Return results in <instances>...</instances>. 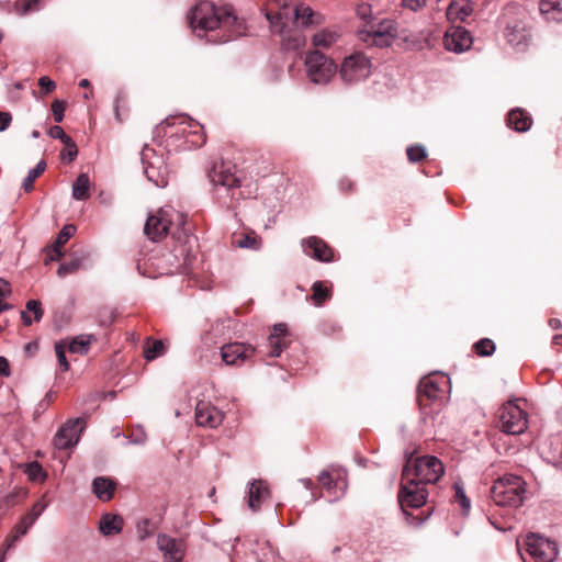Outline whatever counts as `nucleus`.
<instances>
[{
    "mask_svg": "<svg viewBox=\"0 0 562 562\" xmlns=\"http://www.w3.org/2000/svg\"><path fill=\"white\" fill-rule=\"evenodd\" d=\"M64 145L66 146V148L64 151H61L60 158L64 161L71 162L78 155V148L72 139L70 140V143H66Z\"/></svg>",
    "mask_w": 562,
    "mask_h": 562,
    "instance_id": "47",
    "label": "nucleus"
},
{
    "mask_svg": "<svg viewBox=\"0 0 562 562\" xmlns=\"http://www.w3.org/2000/svg\"><path fill=\"white\" fill-rule=\"evenodd\" d=\"M173 238L177 239V245L173 248L175 261L171 262L173 269L170 272L188 273L196 255L198 239L190 235L184 226L173 232Z\"/></svg>",
    "mask_w": 562,
    "mask_h": 562,
    "instance_id": "8",
    "label": "nucleus"
},
{
    "mask_svg": "<svg viewBox=\"0 0 562 562\" xmlns=\"http://www.w3.org/2000/svg\"><path fill=\"white\" fill-rule=\"evenodd\" d=\"M210 181L213 186L214 200L222 209L235 210L244 199L239 179L224 164L213 167Z\"/></svg>",
    "mask_w": 562,
    "mask_h": 562,
    "instance_id": "3",
    "label": "nucleus"
},
{
    "mask_svg": "<svg viewBox=\"0 0 562 562\" xmlns=\"http://www.w3.org/2000/svg\"><path fill=\"white\" fill-rule=\"evenodd\" d=\"M90 179L87 173H80L72 184V198L83 201L89 198Z\"/></svg>",
    "mask_w": 562,
    "mask_h": 562,
    "instance_id": "33",
    "label": "nucleus"
},
{
    "mask_svg": "<svg viewBox=\"0 0 562 562\" xmlns=\"http://www.w3.org/2000/svg\"><path fill=\"white\" fill-rule=\"evenodd\" d=\"M505 19V38L507 43L517 50H524L530 37L528 31L526 10L519 5L509 4L504 11Z\"/></svg>",
    "mask_w": 562,
    "mask_h": 562,
    "instance_id": "6",
    "label": "nucleus"
},
{
    "mask_svg": "<svg viewBox=\"0 0 562 562\" xmlns=\"http://www.w3.org/2000/svg\"><path fill=\"white\" fill-rule=\"evenodd\" d=\"M12 121V116L9 112L0 111V132L5 131Z\"/></svg>",
    "mask_w": 562,
    "mask_h": 562,
    "instance_id": "58",
    "label": "nucleus"
},
{
    "mask_svg": "<svg viewBox=\"0 0 562 562\" xmlns=\"http://www.w3.org/2000/svg\"><path fill=\"white\" fill-rule=\"evenodd\" d=\"M447 378L445 375H428L420 380L418 385V401L423 405V398L437 401L445 394Z\"/></svg>",
    "mask_w": 562,
    "mask_h": 562,
    "instance_id": "20",
    "label": "nucleus"
},
{
    "mask_svg": "<svg viewBox=\"0 0 562 562\" xmlns=\"http://www.w3.org/2000/svg\"><path fill=\"white\" fill-rule=\"evenodd\" d=\"M357 13L358 15L362 19V20H366L368 18L372 19L371 18V5L369 4H360L358 8H357Z\"/></svg>",
    "mask_w": 562,
    "mask_h": 562,
    "instance_id": "59",
    "label": "nucleus"
},
{
    "mask_svg": "<svg viewBox=\"0 0 562 562\" xmlns=\"http://www.w3.org/2000/svg\"><path fill=\"white\" fill-rule=\"evenodd\" d=\"M188 20L199 37L211 33L207 41L212 43H225L245 32L243 22L227 4L217 7L210 1H200L189 13Z\"/></svg>",
    "mask_w": 562,
    "mask_h": 562,
    "instance_id": "1",
    "label": "nucleus"
},
{
    "mask_svg": "<svg viewBox=\"0 0 562 562\" xmlns=\"http://www.w3.org/2000/svg\"><path fill=\"white\" fill-rule=\"evenodd\" d=\"M456 490V499L459 502L461 507L468 512L470 509V499L467 497L465 492L462 486L459 484H454Z\"/></svg>",
    "mask_w": 562,
    "mask_h": 562,
    "instance_id": "52",
    "label": "nucleus"
},
{
    "mask_svg": "<svg viewBox=\"0 0 562 562\" xmlns=\"http://www.w3.org/2000/svg\"><path fill=\"white\" fill-rule=\"evenodd\" d=\"M305 67L308 79L315 85L328 83L337 71L335 63L318 50L306 56Z\"/></svg>",
    "mask_w": 562,
    "mask_h": 562,
    "instance_id": "14",
    "label": "nucleus"
},
{
    "mask_svg": "<svg viewBox=\"0 0 562 562\" xmlns=\"http://www.w3.org/2000/svg\"><path fill=\"white\" fill-rule=\"evenodd\" d=\"M302 248L306 256L318 261L329 262L334 259L333 249L323 239L316 236L303 239Z\"/></svg>",
    "mask_w": 562,
    "mask_h": 562,
    "instance_id": "24",
    "label": "nucleus"
},
{
    "mask_svg": "<svg viewBox=\"0 0 562 562\" xmlns=\"http://www.w3.org/2000/svg\"><path fill=\"white\" fill-rule=\"evenodd\" d=\"M255 353L251 345L231 342L222 346L221 357L227 366H240Z\"/></svg>",
    "mask_w": 562,
    "mask_h": 562,
    "instance_id": "22",
    "label": "nucleus"
},
{
    "mask_svg": "<svg viewBox=\"0 0 562 562\" xmlns=\"http://www.w3.org/2000/svg\"><path fill=\"white\" fill-rule=\"evenodd\" d=\"M76 227L71 224L65 225L61 231L58 233L57 238L54 243V245H58L61 247L64 244H66L75 234Z\"/></svg>",
    "mask_w": 562,
    "mask_h": 562,
    "instance_id": "46",
    "label": "nucleus"
},
{
    "mask_svg": "<svg viewBox=\"0 0 562 562\" xmlns=\"http://www.w3.org/2000/svg\"><path fill=\"white\" fill-rule=\"evenodd\" d=\"M428 492L425 485L418 483L412 477L411 463L403 468L402 484L398 492V503L404 509L405 507L419 508L425 505Z\"/></svg>",
    "mask_w": 562,
    "mask_h": 562,
    "instance_id": "9",
    "label": "nucleus"
},
{
    "mask_svg": "<svg viewBox=\"0 0 562 562\" xmlns=\"http://www.w3.org/2000/svg\"><path fill=\"white\" fill-rule=\"evenodd\" d=\"M66 108V103L60 100H55L52 103V112L54 115V120L56 123H60L64 120V111Z\"/></svg>",
    "mask_w": 562,
    "mask_h": 562,
    "instance_id": "50",
    "label": "nucleus"
},
{
    "mask_svg": "<svg viewBox=\"0 0 562 562\" xmlns=\"http://www.w3.org/2000/svg\"><path fill=\"white\" fill-rule=\"evenodd\" d=\"M63 256H64V252L61 250V247L53 244L52 246L47 247V249H46L45 265H48L50 261H57V260L61 259Z\"/></svg>",
    "mask_w": 562,
    "mask_h": 562,
    "instance_id": "48",
    "label": "nucleus"
},
{
    "mask_svg": "<svg viewBox=\"0 0 562 562\" xmlns=\"http://www.w3.org/2000/svg\"><path fill=\"white\" fill-rule=\"evenodd\" d=\"M549 325L553 328V329H559L561 327V321L558 319V318H551L549 321Z\"/></svg>",
    "mask_w": 562,
    "mask_h": 562,
    "instance_id": "63",
    "label": "nucleus"
},
{
    "mask_svg": "<svg viewBox=\"0 0 562 562\" xmlns=\"http://www.w3.org/2000/svg\"><path fill=\"white\" fill-rule=\"evenodd\" d=\"M472 43L471 33L463 26H450L443 36L445 48L456 54L470 49Z\"/></svg>",
    "mask_w": 562,
    "mask_h": 562,
    "instance_id": "18",
    "label": "nucleus"
},
{
    "mask_svg": "<svg viewBox=\"0 0 562 562\" xmlns=\"http://www.w3.org/2000/svg\"><path fill=\"white\" fill-rule=\"evenodd\" d=\"M527 427V413L518 405V400L508 401L499 408V428L503 432L520 435Z\"/></svg>",
    "mask_w": 562,
    "mask_h": 562,
    "instance_id": "13",
    "label": "nucleus"
},
{
    "mask_svg": "<svg viewBox=\"0 0 562 562\" xmlns=\"http://www.w3.org/2000/svg\"><path fill=\"white\" fill-rule=\"evenodd\" d=\"M371 69L370 58L362 53H355L344 58L339 68V77L342 82L353 85L367 79Z\"/></svg>",
    "mask_w": 562,
    "mask_h": 562,
    "instance_id": "12",
    "label": "nucleus"
},
{
    "mask_svg": "<svg viewBox=\"0 0 562 562\" xmlns=\"http://www.w3.org/2000/svg\"><path fill=\"white\" fill-rule=\"evenodd\" d=\"M40 3H41V0H25L22 4L20 13L22 15H25L32 11L40 10V8H41Z\"/></svg>",
    "mask_w": 562,
    "mask_h": 562,
    "instance_id": "55",
    "label": "nucleus"
},
{
    "mask_svg": "<svg viewBox=\"0 0 562 562\" xmlns=\"http://www.w3.org/2000/svg\"><path fill=\"white\" fill-rule=\"evenodd\" d=\"M427 4V0H402V7L412 12L423 10Z\"/></svg>",
    "mask_w": 562,
    "mask_h": 562,
    "instance_id": "53",
    "label": "nucleus"
},
{
    "mask_svg": "<svg viewBox=\"0 0 562 562\" xmlns=\"http://www.w3.org/2000/svg\"><path fill=\"white\" fill-rule=\"evenodd\" d=\"M157 134L166 137L168 151L189 150L205 143L203 127L186 116L166 119L157 126Z\"/></svg>",
    "mask_w": 562,
    "mask_h": 562,
    "instance_id": "2",
    "label": "nucleus"
},
{
    "mask_svg": "<svg viewBox=\"0 0 562 562\" xmlns=\"http://www.w3.org/2000/svg\"><path fill=\"white\" fill-rule=\"evenodd\" d=\"M527 551L537 562H552L558 557V544L540 535L531 533L526 539Z\"/></svg>",
    "mask_w": 562,
    "mask_h": 562,
    "instance_id": "16",
    "label": "nucleus"
},
{
    "mask_svg": "<svg viewBox=\"0 0 562 562\" xmlns=\"http://www.w3.org/2000/svg\"><path fill=\"white\" fill-rule=\"evenodd\" d=\"M46 503L42 501H38L33 505L31 512L25 515L19 524H16L13 529V535L7 539V549L13 548L14 543L29 531L36 519L46 509Z\"/></svg>",
    "mask_w": 562,
    "mask_h": 562,
    "instance_id": "23",
    "label": "nucleus"
},
{
    "mask_svg": "<svg viewBox=\"0 0 562 562\" xmlns=\"http://www.w3.org/2000/svg\"><path fill=\"white\" fill-rule=\"evenodd\" d=\"M142 164L148 181L157 188L167 187L169 170L164 155H158L154 148L145 145L142 150Z\"/></svg>",
    "mask_w": 562,
    "mask_h": 562,
    "instance_id": "11",
    "label": "nucleus"
},
{
    "mask_svg": "<svg viewBox=\"0 0 562 562\" xmlns=\"http://www.w3.org/2000/svg\"><path fill=\"white\" fill-rule=\"evenodd\" d=\"M164 353V345L160 340L147 342L144 349V356L147 360H154Z\"/></svg>",
    "mask_w": 562,
    "mask_h": 562,
    "instance_id": "41",
    "label": "nucleus"
},
{
    "mask_svg": "<svg viewBox=\"0 0 562 562\" xmlns=\"http://www.w3.org/2000/svg\"><path fill=\"white\" fill-rule=\"evenodd\" d=\"M124 520L120 515L104 514L99 520V529L103 536H114L122 531Z\"/></svg>",
    "mask_w": 562,
    "mask_h": 562,
    "instance_id": "27",
    "label": "nucleus"
},
{
    "mask_svg": "<svg viewBox=\"0 0 562 562\" xmlns=\"http://www.w3.org/2000/svg\"><path fill=\"white\" fill-rule=\"evenodd\" d=\"M318 481L323 486L327 487L328 490H331L334 486H336V483L330 472L327 470H324L319 473Z\"/></svg>",
    "mask_w": 562,
    "mask_h": 562,
    "instance_id": "54",
    "label": "nucleus"
},
{
    "mask_svg": "<svg viewBox=\"0 0 562 562\" xmlns=\"http://www.w3.org/2000/svg\"><path fill=\"white\" fill-rule=\"evenodd\" d=\"M286 335L285 324H276L273 330L268 338L269 344V356L272 358L279 357L284 347V338Z\"/></svg>",
    "mask_w": 562,
    "mask_h": 562,
    "instance_id": "26",
    "label": "nucleus"
},
{
    "mask_svg": "<svg viewBox=\"0 0 562 562\" xmlns=\"http://www.w3.org/2000/svg\"><path fill=\"white\" fill-rule=\"evenodd\" d=\"M407 158L411 162H417L424 159L426 154V148L422 145H412L406 149Z\"/></svg>",
    "mask_w": 562,
    "mask_h": 562,
    "instance_id": "45",
    "label": "nucleus"
},
{
    "mask_svg": "<svg viewBox=\"0 0 562 562\" xmlns=\"http://www.w3.org/2000/svg\"><path fill=\"white\" fill-rule=\"evenodd\" d=\"M115 484L106 477L99 476L92 482V490L101 501H110L113 497Z\"/></svg>",
    "mask_w": 562,
    "mask_h": 562,
    "instance_id": "31",
    "label": "nucleus"
},
{
    "mask_svg": "<svg viewBox=\"0 0 562 562\" xmlns=\"http://www.w3.org/2000/svg\"><path fill=\"white\" fill-rule=\"evenodd\" d=\"M48 134L52 138L60 139L63 144L70 143L71 140V137L68 136L59 125L52 126L48 131Z\"/></svg>",
    "mask_w": 562,
    "mask_h": 562,
    "instance_id": "51",
    "label": "nucleus"
},
{
    "mask_svg": "<svg viewBox=\"0 0 562 562\" xmlns=\"http://www.w3.org/2000/svg\"><path fill=\"white\" fill-rule=\"evenodd\" d=\"M93 335H79L71 341L67 342V348L70 352L86 355L89 350L91 341H94Z\"/></svg>",
    "mask_w": 562,
    "mask_h": 562,
    "instance_id": "34",
    "label": "nucleus"
},
{
    "mask_svg": "<svg viewBox=\"0 0 562 562\" xmlns=\"http://www.w3.org/2000/svg\"><path fill=\"white\" fill-rule=\"evenodd\" d=\"M128 443L131 445H145L147 441V434L142 426H135L132 428L127 436Z\"/></svg>",
    "mask_w": 562,
    "mask_h": 562,
    "instance_id": "43",
    "label": "nucleus"
},
{
    "mask_svg": "<svg viewBox=\"0 0 562 562\" xmlns=\"http://www.w3.org/2000/svg\"><path fill=\"white\" fill-rule=\"evenodd\" d=\"M157 529L156 524L149 518H142L136 524L137 538L143 541L149 538Z\"/></svg>",
    "mask_w": 562,
    "mask_h": 562,
    "instance_id": "36",
    "label": "nucleus"
},
{
    "mask_svg": "<svg viewBox=\"0 0 562 562\" xmlns=\"http://www.w3.org/2000/svg\"><path fill=\"white\" fill-rule=\"evenodd\" d=\"M339 38V34L335 30L324 29L315 33L312 43L315 47L328 48Z\"/></svg>",
    "mask_w": 562,
    "mask_h": 562,
    "instance_id": "32",
    "label": "nucleus"
},
{
    "mask_svg": "<svg viewBox=\"0 0 562 562\" xmlns=\"http://www.w3.org/2000/svg\"><path fill=\"white\" fill-rule=\"evenodd\" d=\"M539 10L547 21H562V0H540Z\"/></svg>",
    "mask_w": 562,
    "mask_h": 562,
    "instance_id": "29",
    "label": "nucleus"
},
{
    "mask_svg": "<svg viewBox=\"0 0 562 562\" xmlns=\"http://www.w3.org/2000/svg\"><path fill=\"white\" fill-rule=\"evenodd\" d=\"M21 318L23 321V324L26 326H30L33 323V319L29 316L27 312L25 311L21 312Z\"/></svg>",
    "mask_w": 562,
    "mask_h": 562,
    "instance_id": "62",
    "label": "nucleus"
},
{
    "mask_svg": "<svg viewBox=\"0 0 562 562\" xmlns=\"http://www.w3.org/2000/svg\"><path fill=\"white\" fill-rule=\"evenodd\" d=\"M38 86L44 89L46 93H49L56 89V83L47 76L40 78Z\"/></svg>",
    "mask_w": 562,
    "mask_h": 562,
    "instance_id": "56",
    "label": "nucleus"
},
{
    "mask_svg": "<svg viewBox=\"0 0 562 562\" xmlns=\"http://www.w3.org/2000/svg\"><path fill=\"white\" fill-rule=\"evenodd\" d=\"M66 349L67 342L61 340L55 344V352L57 356L59 368L63 372H66L70 369V364L66 358Z\"/></svg>",
    "mask_w": 562,
    "mask_h": 562,
    "instance_id": "40",
    "label": "nucleus"
},
{
    "mask_svg": "<svg viewBox=\"0 0 562 562\" xmlns=\"http://www.w3.org/2000/svg\"><path fill=\"white\" fill-rule=\"evenodd\" d=\"M312 289V300L315 302L316 305H322L329 296L328 290L323 286V283L321 281L314 282Z\"/></svg>",
    "mask_w": 562,
    "mask_h": 562,
    "instance_id": "42",
    "label": "nucleus"
},
{
    "mask_svg": "<svg viewBox=\"0 0 562 562\" xmlns=\"http://www.w3.org/2000/svg\"><path fill=\"white\" fill-rule=\"evenodd\" d=\"M184 224L186 217L181 212L171 206H165L147 218L144 232L149 239L156 241L169 233L173 236V232H178Z\"/></svg>",
    "mask_w": 562,
    "mask_h": 562,
    "instance_id": "5",
    "label": "nucleus"
},
{
    "mask_svg": "<svg viewBox=\"0 0 562 562\" xmlns=\"http://www.w3.org/2000/svg\"><path fill=\"white\" fill-rule=\"evenodd\" d=\"M25 312L33 313L35 322H40L42 319V317H43V310L41 307L40 301H37V300H30L26 303V311Z\"/></svg>",
    "mask_w": 562,
    "mask_h": 562,
    "instance_id": "49",
    "label": "nucleus"
},
{
    "mask_svg": "<svg viewBox=\"0 0 562 562\" xmlns=\"http://www.w3.org/2000/svg\"><path fill=\"white\" fill-rule=\"evenodd\" d=\"M407 463H411L412 477L423 485L437 483L445 473L443 463L435 456L411 457Z\"/></svg>",
    "mask_w": 562,
    "mask_h": 562,
    "instance_id": "10",
    "label": "nucleus"
},
{
    "mask_svg": "<svg viewBox=\"0 0 562 562\" xmlns=\"http://www.w3.org/2000/svg\"><path fill=\"white\" fill-rule=\"evenodd\" d=\"M474 349L479 356H491L495 350V345L491 339L483 338L474 345Z\"/></svg>",
    "mask_w": 562,
    "mask_h": 562,
    "instance_id": "44",
    "label": "nucleus"
},
{
    "mask_svg": "<svg viewBox=\"0 0 562 562\" xmlns=\"http://www.w3.org/2000/svg\"><path fill=\"white\" fill-rule=\"evenodd\" d=\"M224 419V413L211 402L199 401L195 405V422L198 426L206 428L218 427Z\"/></svg>",
    "mask_w": 562,
    "mask_h": 562,
    "instance_id": "21",
    "label": "nucleus"
},
{
    "mask_svg": "<svg viewBox=\"0 0 562 562\" xmlns=\"http://www.w3.org/2000/svg\"><path fill=\"white\" fill-rule=\"evenodd\" d=\"M87 257H75L71 260L61 263L57 269V276L59 278H66L67 276L74 274L85 267V260Z\"/></svg>",
    "mask_w": 562,
    "mask_h": 562,
    "instance_id": "35",
    "label": "nucleus"
},
{
    "mask_svg": "<svg viewBox=\"0 0 562 562\" xmlns=\"http://www.w3.org/2000/svg\"><path fill=\"white\" fill-rule=\"evenodd\" d=\"M525 481L515 474L498 477L491 487V497L497 506L516 508L524 503Z\"/></svg>",
    "mask_w": 562,
    "mask_h": 562,
    "instance_id": "4",
    "label": "nucleus"
},
{
    "mask_svg": "<svg viewBox=\"0 0 562 562\" xmlns=\"http://www.w3.org/2000/svg\"><path fill=\"white\" fill-rule=\"evenodd\" d=\"M0 375H2V376L10 375L9 362L4 357H1V356H0Z\"/></svg>",
    "mask_w": 562,
    "mask_h": 562,
    "instance_id": "61",
    "label": "nucleus"
},
{
    "mask_svg": "<svg viewBox=\"0 0 562 562\" xmlns=\"http://www.w3.org/2000/svg\"><path fill=\"white\" fill-rule=\"evenodd\" d=\"M86 427V419L77 417L67 420L54 436V446L59 450H66L76 446L79 442L81 432Z\"/></svg>",
    "mask_w": 562,
    "mask_h": 562,
    "instance_id": "15",
    "label": "nucleus"
},
{
    "mask_svg": "<svg viewBox=\"0 0 562 562\" xmlns=\"http://www.w3.org/2000/svg\"><path fill=\"white\" fill-rule=\"evenodd\" d=\"M45 168L46 162L44 160H41L34 168L29 170L27 176L24 178L22 183L26 192L33 189V182L40 175H42L45 171Z\"/></svg>",
    "mask_w": 562,
    "mask_h": 562,
    "instance_id": "37",
    "label": "nucleus"
},
{
    "mask_svg": "<svg viewBox=\"0 0 562 562\" xmlns=\"http://www.w3.org/2000/svg\"><path fill=\"white\" fill-rule=\"evenodd\" d=\"M29 475L32 480L37 479L43 474V469L37 462H33L29 465Z\"/></svg>",
    "mask_w": 562,
    "mask_h": 562,
    "instance_id": "57",
    "label": "nucleus"
},
{
    "mask_svg": "<svg viewBox=\"0 0 562 562\" xmlns=\"http://www.w3.org/2000/svg\"><path fill=\"white\" fill-rule=\"evenodd\" d=\"M294 15L296 22H300L303 26L314 23V12L310 7H305L303 4L296 5L294 9Z\"/></svg>",
    "mask_w": 562,
    "mask_h": 562,
    "instance_id": "39",
    "label": "nucleus"
},
{
    "mask_svg": "<svg viewBox=\"0 0 562 562\" xmlns=\"http://www.w3.org/2000/svg\"><path fill=\"white\" fill-rule=\"evenodd\" d=\"M280 9L277 13L271 11L266 12V19L270 23V27L274 33H279L284 41H289L288 46L290 48H299L304 45L305 40L301 35H296L292 41L286 36L284 20L289 19L288 1L284 0L282 4H279Z\"/></svg>",
    "mask_w": 562,
    "mask_h": 562,
    "instance_id": "17",
    "label": "nucleus"
},
{
    "mask_svg": "<svg viewBox=\"0 0 562 562\" xmlns=\"http://www.w3.org/2000/svg\"><path fill=\"white\" fill-rule=\"evenodd\" d=\"M270 495L268 485L262 480H254L248 486V506L251 510H258L261 503Z\"/></svg>",
    "mask_w": 562,
    "mask_h": 562,
    "instance_id": "25",
    "label": "nucleus"
},
{
    "mask_svg": "<svg viewBox=\"0 0 562 562\" xmlns=\"http://www.w3.org/2000/svg\"><path fill=\"white\" fill-rule=\"evenodd\" d=\"M157 547L166 562H182L186 555L184 541L172 538L166 533H159L157 536Z\"/></svg>",
    "mask_w": 562,
    "mask_h": 562,
    "instance_id": "19",
    "label": "nucleus"
},
{
    "mask_svg": "<svg viewBox=\"0 0 562 562\" xmlns=\"http://www.w3.org/2000/svg\"><path fill=\"white\" fill-rule=\"evenodd\" d=\"M473 12V5L470 0H451L447 16L449 20L464 21Z\"/></svg>",
    "mask_w": 562,
    "mask_h": 562,
    "instance_id": "28",
    "label": "nucleus"
},
{
    "mask_svg": "<svg viewBox=\"0 0 562 562\" xmlns=\"http://www.w3.org/2000/svg\"><path fill=\"white\" fill-rule=\"evenodd\" d=\"M300 482L304 485V487H305L306 490H312V487H313V482H312V480H311V479H307V477H306V479H301V480H300Z\"/></svg>",
    "mask_w": 562,
    "mask_h": 562,
    "instance_id": "64",
    "label": "nucleus"
},
{
    "mask_svg": "<svg viewBox=\"0 0 562 562\" xmlns=\"http://www.w3.org/2000/svg\"><path fill=\"white\" fill-rule=\"evenodd\" d=\"M397 37V23L392 19H369L358 31L359 41L368 46L389 47Z\"/></svg>",
    "mask_w": 562,
    "mask_h": 562,
    "instance_id": "7",
    "label": "nucleus"
},
{
    "mask_svg": "<svg viewBox=\"0 0 562 562\" xmlns=\"http://www.w3.org/2000/svg\"><path fill=\"white\" fill-rule=\"evenodd\" d=\"M236 244L239 248L258 250L260 249L262 241L255 233H249L236 239Z\"/></svg>",
    "mask_w": 562,
    "mask_h": 562,
    "instance_id": "38",
    "label": "nucleus"
},
{
    "mask_svg": "<svg viewBox=\"0 0 562 562\" xmlns=\"http://www.w3.org/2000/svg\"><path fill=\"white\" fill-rule=\"evenodd\" d=\"M11 294L10 283L4 279H0V300Z\"/></svg>",
    "mask_w": 562,
    "mask_h": 562,
    "instance_id": "60",
    "label": "nucleus"
},
{
    "mask_svg": "<svg viewBox=\"0 0 562 562\" xmlns=\"http://www.w3.org/2000/svg\"><path fill=\"white\" fill-rule=\"evenodd\" d=\"M507 124L517 132H526L531 126V117L522 110L515 109L508 113Z\"/></svg>",
    "mask_w": 562,
    "mask_h": 562,
    "instance_id": "30",
    "label": "nucleus"
}]
</instances>
